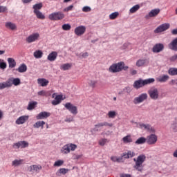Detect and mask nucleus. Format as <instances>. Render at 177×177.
I'll list each match as a JSON object with an SVG mask.
<instances>
[{"mask_svg":"<svg viewBox=\"0 0 177 177\" xmlns=\"http://www.w3.org/2000/svg\"><path fill=\"white\" fill-rule=\"evenodd\" d=\"M171 34L173 35H177V29H174L172 31H171Z\"/></svg>","mask_w":177,"mask_h":177,"instance_id":"e2e57ef3","label":"nucleus"},{"mask_svg":"<svg viewBox=\"0 0 177 177\" xmlns=\"http://www.w3.org/2000/svg\"><path fill=\"white\" fill-rule=\"evenodd\" d=\"M48 117H50V113L43 111L39 113L37 116V120H44L45 118H48Z\"/></svg>","mask_w":177,"mask_h":177,"instance_id":"aec40b11","label":"nucleus"},{"mask_svg":"<svg viewBox=\"0 0 177 177\" xmlns=\"http://www.w3.org/2000/svg\"><path fill=\"white\" fill-rule=\"evenodd\" d=\"M169 75H177V68H170L168 71Z\"/></svg>","mask_w":177,"mask_h":177,"instance_id":"37998d69","label":"nucleus"},{"mask_svg":"<svg viewBox=\"0 0 177 177\" xmlns=\"http://www.w3.org/2000/svg\"><path fill=\"white\" fill-rule=\"evenodd\" d=\"M8 81H11V86L12 85H15V86H17L20 85V84L21 83L19 78H14V79L10 78L8 79Z\"/></svg>","mask_w":177,"mask_h":177,"instance_id":"cd10ccee","label":"nucleus"},{"mask_svg":"<svg viewBox=\"0 0 177 177\" xmlns=\"http://www.w3.org/2000/svg\"><path fill=\"white\" fill-rule=\"evenodd\" d=\"M168 80H169V76H168L167 75H164L158 77L156 79V81H158V82H167Z\"/></svg>","mask_w":177,"mask_h":177,"instance_id":"c85d7f7f","label":"nucleus"},{"mask_svg":"<svg viewBox=\"0 0 177 177\" xmlns=\"http://www.w3.org/2000/svg\"><path fill=\"white\" fill-rule=\"evenodd\" d=\"M24 162V160L23 159L21 160H15L12 162V167H17L19 165H21Z\"/></svg>","mask_w":177,"mask_h":177,"instance_id":"e433bc0d","label":"nucleus"},{"mask_svg":"<svg viewBox=\"0 0 177 177\" xmlns=\"http://www.w3.org/2000/svg\"><path fill=\"white\" fill-rule=\"evenodd\" d=\"M14 149H26V147H28V142L26 141H19L17 143H15L12 145Z\"/></svg>","mask_w":177,"mask_h":177,"instance_id":"4468645a","label":"nucleus"},{"mask_svg":"<svg viewBox=\"0 0 177 177\" xmlns=\"http://www.w3.org/2000/svg\"><path fill=\"white\" fill-rule=\"evenodd\" d=\"M44 125H45L44 121H37L35 124H33L35 128H41L44 129Z\"/></svg>","mask_w":177,"mask_h":177,"instance_id":"c9c22d12","label":"nucleus"},{"mask_svg":"<svg viewBox=\"0 0 177 177\" xmlns=\"http://www.w3.org/2000/svg\"><path fill=\"white\" fill-rule=\"evenodd\" d=\"M102 127H109L111 128L113 123H109L107 122L98 123L95 125V128L91 129V132H92V133H93V132H97L101 130L100 128H102Z\"/></svg>","mask_w":177,"mask_h":177,"instance_id":"423d86ee","label":"nucleus"},{"mask_svg":"<svg viewBox=\"0 0 177 177\" xmlns=\"http://www.w3.org/2000/svg\"><path fill=\"white\" fill-rule=\"evenodd\" d=\"M147 142V138L145 137H140L136 141V145H143Z\"/></svg>","mask_w":177,"mask_h":177,"instance_id":"a19ab883","label":"nucleus"},{"mask_svg":"<svg viewBox=\"0 0 177 177\" xmlns=\"http://www.w3.org/2000/svg\"><path fill=\"white\" fill-rule=\"evenodd\" d=\"M36 15V17L40 20H44L45 15L41 12V11H36L34 12Z\"/></svg>","mask_w":177,"mask_h":177,"instance_id":"ea45409f","label":"nucleus"},{"mask_svg":"<svg viewBox=\"0 0 177 177\" xmlns=\"http://www.w3.org/2000/svg\"><path fill=\"white\" fill-rule=\"evenodd\" d=\"M133 161L136 162L133 168L137 171H139V172H142V171H143V162L146 161V156L143 154L140 155L137 158H133Z\"/></svg>","mask_w":177,"mask_h":177,"instance_id":"f257e3e1","label":"nucleus"},{"mask_svg":"<svg viewBox=\"0 0 177 177\" xmlns=\"http://www.w3.org/2000/svg\"><path fill=\"white\" fill-rule=\"evenodd\" d=\"M120 13H118V12H113L109 15V19L111 20H115V19H117V17H118Z\"/></svg>","mask_w":177,"mask_h":177,"instance_id":"a18cd8bd","label":"nucleus"},{"mask_svg":"<svg viewBox=\"0 0 177 177\" xmlns=\"http://www.w3.org/2000/svg\"><path fill=\"white\" fill-rule=\"evenodd\" d=\"M169 49L177 52V37L174 39L170 44L168 45Z\"/></svg>","mask_w":177,"mask_h":177,"instance_id":"412c9836","label":"nucleus"},{"mask_svg":"<svg viewBox=\"0 0 177 177\" xmlns=\"http://www.w3.org/2000/svg\"><path fill=\"white\" fill-rule=\"evenodd\" d=\"M16 71L18 73H26L27 71V65L26 64H21Z\"/></svg>","mask_w":177,"mask_h":177,"instance_id":"bb28decb","label":"nucleus"},{"mask_svg":"<svg viewBox=\"0 0 177 177\" xmlns=\"http://www.w3.org/2000/svg\"><path fill=\"white\" fill-rule=\"evenodd\" d=\"M154 81H156L154 78H149L145 80L140 79L134 82L133 88H135L136 89H139L140 88H142V86L149 85V84H153Z\"/></svg>","mask_w":177,"mask_h":177,"instance_id":"f03ea898","label":"nucleus"},{"mask_svg":"<svg viewBox=\"0 0 177 177\" xmlns=\"http://www.w3.org/2000/svg\"><path fill=\"white\" fill-rule=\"evenodd\" d=\"M26 121H28V116L22 115L17 119L15 123L17 124V125H21L23 124H25Z\"/></svg>","mask_w":177,"mask_h":177,"instance_id":"6ab92c4d","label":"nucleus"},{"mask_svg":"<svg viewBox=\"0 0 177 177\" xmlns=\"http://www.w3.org/2000/svg\"><path fill=\"white\" fill-rule=\"evenodd\" d=\"M62 30H64V31H70V30H71V25L69 24L62 25Z\"/></svg>","mask_w":177,"mask_h":177,"instance_id":"de8ad7c7","label":"nucleus"},{"mask_svg":"<svg viewBox=\"0 0 177 177\" xmlns=\"http://www.w3.org/2000/svg\"><path fill=\"white\" fill-rule=\"evenodd\" d=\"M39 39V33H32L28 37H26V41L28 44H32V42H35V41H38Z\"/></svg>","mask_w":177,"mask_h":177,"instance_id":"9b49d317","label":"nucleus"},{"mask_svg":"<svg viewBox=\"0 0 177 177\" xmlns=\"http://www.w3.org/2000/svg\"><path fill=\"white\" fill-rule=\"evenodd\" d=\"M107 142H109V140H107V139L103 138V139L100 140L99 145L100 146H104L106 145V143H107Z\"/></svg>","mask_w":177,"mask_h":177,"instance_id":"3c124183","label":"nucleus"},{"mask_svg":"<svg viewBox=\"0 0 177 177\" xmlns=\"http://www.w3.org/2000/svg\"><path fill=\"white\" fill-rule=\"evenodd\" d=\"M64 107L66 109V110H68L71 114H74V115H76V114H78V108H77L76 106L71 104V102H68L64 104Z\"/></svg>","mask_w":177,"mask_h":177,"instance_id":"6e6552de","label":"nucleus"},{"mask_svg":"<svg viewBox=\"0 0 177 177\" xmlns=\"http://www.w3.org/2000/svg\"><path fill=\"white\" fill-rule=\"evenodd\" d=\"M65 121L66 122H71L73 121H74V118L73 117L71 118H66V119L65 120Z\"/></svg>","mask_w":177,"mask_h":177,"instance_id":"bf43d9fd","label":"nucleus"},{"mask_svg":"<svg viewBox=\"0 0 177 177\" xmlns=\"http://www.w3.org/2000/svg\"><path fill=\"white\" fill-rule=\"evenodd\" d=\"M120 177H132L131 174H121Z\"/></svg>","mask_w":177,"mask_h":177,"instance_id":"052dcab7","label":"nucleus"},{"mask_svg":"<svg viewBox=\"0 0 177 177\" xmlns=\"http://www.w3.org/2000/svg\"><path fill=\"white\" fill-rule=\"evenodd\" d=\"M171 27V25L168 23L163 24L159 26L156 29L154 30L155 34H160V32H164V31H167Z\"/></svg>","mask_w":177,"mask_h":177,"instance_id":"1a4fd4ad","label":"nucleus"},{"mask_svg":"<svg viewBox=\"0 0 177 177\" xmlns=\"http://www.w3.org/2000/svg\"><path fill=\"white\" fill-rule=\"evenodd\" d=\"M57 58V52L55 51H53L51 53H50L48 55V60H49V62H55V60H56V59Z\"/></svg>","mask_w":177,"mask_h":177,"instance_id":"393cba45","label":"nucleus"},{"mask_svg":"<svg viewBox=\"0 0 177 177\" xmlns=\"http://www.w3.org/2000/svg\"><path fill=\"white\" fill-rule=\"evenodd\" d=\"M70 147L71 151H75L77 149V145L73 143L66 144L61 149L62 154H68L70 153Z\"/></svg>","mask_w":177,"mask_h":177,"instance_id":"20e7f679","label":"nucleus"},{"mask_svg":"<svg viewBox=\"0 0 177 177\" xmlns=\"http://www.w3.org/2000/svg\"><path fill=\"white\" fill-rule=\"evenodd\" d=\"M67 172H68V169L61 168L57 171L56 175L60 176V174L62 175H66Z\"/></svg>","mask_w":177,"mask_h":177,"instance_id":"4c0bfd02","label":"nucleus"},{"mask_svg":"<svg viewBox=\"0 0 177 177\" xmlns=\"http://www.w3.org/2000/svg\"><path fill=\"white\" fill-rule=\"evenodd\" d=\"M138 9H140V6H139L138 4H137V5L134 6H133V7L130 9L129 12H130V13H136V12H138Z\"/></svg>","mask_w":177,"mask_h":177,"instance_id":"c03bdc74","label":"nucleus"},{"mask_svg":"<svg viewBox=\"0 0 177 177\" xmlns=\"http://www.w3.org/2000/svg\"><path fill=\"white\" fill-rule=\"evenodd\" d=\"M147 64H149V60L147 58H141L136 63V66L137 67H143L145 66H147Z\"/></svg>","mask_w":177,"mask_h":177,"instance_id":"dca6fc26","label":"nucleus"},{"mask_svg":"<svg viewBox=\"0 0 177 177\" xmlns=\"http://www.w3.org/2000/svg\"><path fill=\"white\" fill-rule=\"evenodd\" d=\"M62 100H63V95H58L55 96V100H53L51 103L53 106H57V104H60Z\"/></svg>","mask_w":177,"mask_h":177,"instance_id":"4be33fe9","label":"nucleus"},{"mask_svg":"<svg viewBox=\"0 0 177 177\" xmlns=\"http://www.w3.org/2000/svg\"><path fill=\"white\" fill-rule=\"evenodd\" d=\"M12 86V81L8 80L6 82L0 83V90L5 89V88H10Z\"/></svg>","mask_w":177,"mask_h":177,"instance_id":"b1692460","label":"nucleus"},{"mask_svg":"<svg viewBox=\"0 0 177 177\" xmlns=\"http://www.w3.org/2000/svg\"><path fill=\"white\" fill-rule=\"evenodd\" d=\"M24 3H30L32 0H21Z\"/></svg>","mask_w":177,"mask_h":177,"instance_id":"69168bd1","label":"nucleus"},{"mask_svg":"<svg viewBox=\"0 0 177 177\" xmlns=\"http://www.w3.org/2000/svg\"><path fill=\"white\" fill-rule=\"evenodd\" d=\"M131 75H136V74H138V72L136 71V70H131Z\"/></svg>","mask_w":177,"mask_h":177,"instance_id":"680f3d73","label":"nucleus"},{"mask_svg":"<svg viewBox=\"0 0 177 177\" xmlns=\"http://www.w3.org/2000/svg\"><path fill=\"white\" fill-rule=\"evenodd\" d=\"M124 158H132V157H135V152L129 151L127 153H124L122 155Z\"/></svg>","mask_w":177,"mask_h":177,"instance_id":"72a5a7b5","label":"nucleus"},{"mask_svg":"<svg viewBox=\"0 0 177 177\" xmlns=\"http://www.w3.org/2000/svg\"><path fill=\"white\" fill-rule=\"evenodd\" d=\"M125 64L124 62H119L118 64H113L109 68V73H120L124 70Z\"/></svg>","mask_w":177,"mask_h":177,"instance_id":"7ed1b4c3","label":"nucleus"},{"mask_svg":"<svg viewBox=\"0 0 177 177\" xmlns=\"http://www.w3.org/2000/svg\"><path fill=\"white\" fill-rule=\"evenodd\" d=\"M9 68H15L16 67V60L13 58H8Z\"/></svg>","mask_w":177,"mask_h":177,"instance_id":"a878e982","label":"nucleus"},{"mask_svg":"<svg viewBox=\"0 0 177 177\" xmlns=\"http://www.w3.org/2000/svg\"><path fill=\"white\" fill-rule=\"evenodd\" d=\"M37 82L41 86H46L49 84V81L44 78L38 79Z\"/></svg>","mask_w":177,"mask_h":177,"instance_id":"c756f323","label":"nucleus"},{"mask_svg":"<svg viewBox=\"0 0 177 177\" xmlns=\"http://www.w3.org/2000/svg\"><path fill=\"white\" fill-rule=\"evenodd\" d=\"M81 56L82 57H88V53H84L81 54Z\"/></svg>","mask_w":177,"mask_h":177,"instance_id":"0e129e2a","label":"nucleus"},{"mask_svg":"<svg viewBox=\"0 0 177 177\" xmlns=\"http://www.w3.org/2000/svg\"><path fill=\"white\" fill-rule=\"evenodd\" d=\"M149 93L151 99H153V100H157V99H158V89L152 88L149 91Z\"/></svg>","mask_w":177,"mask_h":177,"instance_id":"2eb2a0df","label":"nucleus"},{"mask_svg":"<svg viewBox=\"0 0 177 177\" xmlns=\"http://www.w3.org/2000/svg\"><path fill=\"white\" fill-rule=\"evenodd\" d=\"M83 12H91V8L85 6L82 8Z\"/></svg>","mask_w":177,"mask_h":177,"instance_id":"13d9d810","label":"nucleus"},{"mask_svg":"<svg viewBox=\"0 0 177 177\" xmlns=\"http://www.w3.org/2000/svg\"><path fill=\"white\" fill-rule=\"evenodd\" d=\"M73 8H74V6L71 5L64 9V12H70L73 10Z\"/></svg>","mask_w":177,"mask_h":177,"instance_id":"6e6d98bb","label":"nucleus"},{"mask_svg":"<svg viewBox=\"0 0 177 177\" xmlns=\"http://www.w3.org/2000/svg\"><path fill=\"white\" fill-rule=\"evenodd\" d=\"M160 10L159 8L153 9L145 16V19H149L150 17H156L160 13Z\"/></svg>","mask_w":177,"mask_h":177,"instance_id":"f3484780","label":"nucleus"},{"mask_svg":"<svg viewBox=\"0 0 177 177\" xmlns=\"http://www.w3.org/2000/svg\"><path fill=\"white\" fill-rule=\"evenodd\" d=\"M38 96H50V93L49 91H46L45 90L40 91L37 93Z\"/></svg>","mask_w":177,"mask_h":177,"instance_id":"58836bf2","label":"nucleus"},{"mask_svg":"<svg viewBox=\"0 0 177 177\" xmlns=\"http://www.w3.org/2000/svg\"><path fill=\"white\" fill-rule=\"evenodd\" d=\"M71 67H73V64H71L70 63H66V64H64L61 65L60 68H61V70L66 71L67 70H70V68H71Z\"/></svg>","mask_w":177,"mask_h":177,"instance_id":"f704fd0d","label":"nucleus"},{"mask_svg":"<svg viewBox=\"0 0 177 177\" xmlns=\"http://www.w3.org/2000/svg\"><path fill=\"white\" fill-rule=\"evenodd\" d=\"M37 102H32L29 103L28 106V110H33V109H35V106H37Z\"/></svg>","mask_w":177,"mask_h":177,"instance_id":"49530a36","label":"nucleus"},{"mask_svg":"<svg viewBox=\"0 0 177 177\" xmlns=\"http://www.w3.org/2000/svg\"><path fill=\"white\" fill-rule=\"evenodd\" d=\"M48 19L53 21L63 20L64 19V14L62 12H56L48 15Z\"/></svg>","mask_w":177,"mask_h":177,"instance_id":"39448f33","label":"nucleus"},{"mask_svg":"<svg viewBox=\"0 0 177 177\" xmlns=\"http://www.w3.org/2000/svg\"><path fill=\"white\" fill-rule=\"evenodd\" d=\"M174 157L177 158V149L174 151V153H173Z\"/></svg>","mask_w":177,"mask_h":177,"instance_id":"774afa93","label":"nucleus"},{"mask_svg":"<svg viewBox=\"0 0 177 177\" xmlns=\"http://www.w3.org/2000/svg\"><path fill=\"white\" fill-rule=\"evenodd\" d=\"M117 115V113H115V111H110L108 113V117L109 118H114Z\"/></svg>","mask_w":177,"mask_h":177,"instance_id":"8fccbe9b","label":"nucleus"},{"mask_svg":"<svg viewBox=\"0 0 177 177\" xmlns=\"http://www.w3.org/2000/svg\"><path fill=\"white\" fill-rule=\"evenodd\" d=\"M6 28H8V30H16L17 28V26H16V24L12 22H6Z\"/></svg>","mask_w":177,"mask_h":177,"instance_id":"473e14b6","label":"nucleus"},{"mask_svg":"<svg viewBox=\"0 0 177 177\" xmlns=\"http://www.w3.org/2000/svg\"><path fill=\"white\" fill-rule=\"evenodd\" d=\"M163 49H164V44H157L155 46H153L152 48V52H153V53H160V52H161Z\"/></svg>","mask_w":177,"mask_h":177,"instance_id":"a211bd4d","label":"nucleus"},{"mask_svg":"<svg viewBox=\"0 0 177 177\" xmlns=\"http://www.w3.org/2000/svg\"><path fill=\"white\" fill-rule=\"evenodd\" d=\"M3 117V113L2 111L0 110V120H2V118Z\"/></svg>","mask_w":177,"mask_h":177,"instance_id":"338daca9","label":"nucleus"},{"mask_svg":"<svg viewBox=\"0 0 177 177\" xmlns=\"http://www.w3.org/2000/svg\"><path fill=\"white\" fill-rule=\"evenodd\" d=\"M8 12V8L6 6H0V13H5Z\"/></svg>","mask_w":177,"mask_h":177,"instance_id":"864d4df0","label":"nucleus"},{"mask_svg":"<svg viewBox=\"0 0 177 177\" xmlns=\"http://www.w3.org/2000/svg\"><path fill=\"white\" fill-rule=\"evenodd\" d=\"M33 56L35 59H41L44 56V53L41 50H37L34 52Z\"/></svg>","mask_w":177,"mask_h":177,"instance_id":"2f4dec72","label":"nucleus"},{"mask_svg":"<svg viewBox=\"0 0 177 177\" xmlns=\"http://www.w3.org/2000/svg\"><path fill=\"white\" fill-rule=\"evenodd\" d=\"M147 100V93H142L138 97L134 98L133 103L134 104H139L140 103H143L145 100Z\"/></svg>","mask_w":177,"mask_h":177,"instance_id":"9d476101","label":"nucleus"},{"mask_svg":"<svg viewBox=\"0 0 177 177\" xmlns=\"http://www.w3.org/2000/svg\"><path fill=\"white\" fill-rule=\"evenodd\" d=\"M64 164V161L62 160H59L55 162L54 167H62Z\"/></svg>","mask_w":177,"mask_h":177,"instance_id":"09e8293b","label":"nucleus"},{"mask_svg":"<svg viewBox=\"0 0 177 177\" xmlns=\"http://www.w3.org/2000/svg\"><path fill=\"white\" fill-rule=\"evenodd\" d=\"M138 128H140V129H145V131H147V132H149V133H156V129L149 124H145L143 123H138Z\"/></svg>","mask_w":177,"mask_h":177,"instance_id":"0eeeda50","label":"nucleus"},{"mask_svg":"<svg viewBox=\"0 0 177 177\" xmlns=\"http://www.w3.org/2000/svg\"><path fill=\"white\" fill-rule=\"evenodd\" d=\"M111 160L113 161V162H118V161H120V158H117V156L111 157Z\"/></svg>","mask_w":177,"mask_h":177,"instance_id":"4d7b16f0","label":"nucleus"},{"mask_svg":"<svg viewBox=\"0 0 177 177\" xmlns=\"http://www.w3.org/2000/svg\"><path fill=\"white\" fill-rule=\"evenodd\" d=\"M169 62H171V63H174V62H176L177 61V54L171 56L170 58H169Z\"/></svg>","mask_w":177,"mask_h":177,"instance_id":"5fc2aeb1","label":"nucleus"},{"mask_svg":"<svg viewBox=\"0 0 177 177\" xmlns=\"http://www.w3.org/2000/svg\"><path fill=\"white\" fill-rule=\"evenodd\" d=\"M146 139L148 145H156L158 138L156 134H150L147 136Z\"/></svg>","mask_w":177,"mask_h":177,"instance_id":"f8f14e48","label":"nucleus"},{"mask_svg":"<svg viewBox=\"0 0 177 177\" xmlns=\"http://www.w3.org/2000/svg\"><path fill=\"white\" fill-rule=\"evenodd\" d=\"M96 84H97V81L91 80L88 82V85L91 86V88H95L96 86Z\"/></svg>","mask_w":177,"mask_h":177,"instance_id":"603ef678","label":"nucleus"},{"mask_svg":"<svg viewBox=\"0 0 177 177\" xmlns=\"http://www.w3.org/2000/svg\"><path fill=\"white\" fill-rule=\"evenodd\" d=\"M34 12L39 11L42 9V3H39L33 6Z\"/></svg>","mask_w":177,"mask_h":177,"instance_id":"79ce46f5","label":"nucleus"},{"mask_svg":"<svg viewBox=\"0 0 177 177\" xmlns=\"http://www.w3.org/2000/svg\"><path fill=\"white\" fill-rule=\"evenodd\" d=\"M86 31V27L84 26H80L75 28V34L77 35V37H81V35H84Z\"/></svg>","mask_w":177,"mask_h":177,"instance_id":"ddd939ff","label":"nucleus"},{"mask_svg":"<svg viewBox=\"0 0 177 177\" xmlns=\"http://www.w3.org/2000/svg\"><path fill=\"white\" fill-rule=\"evenodd\" d=\"M122 140L123 143H124V144L132 143L133 142L131 135H127V136H124Z\"/></svg>","mask_w":177,"mask_h":177,"instance_id":"7c9ffc66","label":"nucleus"},{"mask_svg":"<svg viewBox=\"0 0 177 177\" xmlns=\"http://www.w3.org/2000/svg\"><path fill=\"white\" fill-rule=\"evenodd\" d=\"M42 169V166L41 165H33L29 167L28 170L30 172H32V171H35V172H39Z\"/></svg>","mask_w":177,"mask_h":177,"instance_id":"5701e85b","label":"nucleus"}]
</instances>
